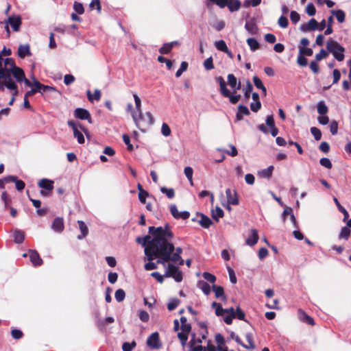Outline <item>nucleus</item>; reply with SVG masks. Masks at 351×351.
<instances>
[{
	"label": "nucleus",
	"instance_id": "nucleus-7",
	"mask_svg": "<svg viewBox=\"0 0 351 351\" xmlns=\"http://www.w3.org/2000/svg\"><path fill=\"white\" fill-rule=\"evenodd\" d=\"M10 78L12 79V75L19 82H24L25 84L29 87H32V83L25 77L24 71L19 67H14L12 69H8Z\"/></svg>",
	"mask_w": 351,
	"mask_h": 351
},
{
	"label": "nucleus",
	"instance_id": "nucleus-52",
	"mask_svg": "<svg viewBox=\"0 0 351 351\" xmlns=\"http://www.w3.org/2000/svg\"><path fill=\"white\" fill-rule=\"evenodd\" d=\"M190 332H184L182 330L180 332L178 333V337L181 341V343L182 346L185 345L186 343V341L188 339V335Z\"/></svg>",
	"mask_w": 351,
	"mask_h": 351
},
{
	"label": "nucleus",
	"instance_id": "nucleus-51",
	"mask_svg": "<svg viewBox=\"0 0 351 351\" xmlns=\"http://www.w3.org/2000/svg\"><path fill=\"white\" fill-rule=\"evenodd\" d=\"M311 133L316 141H319L322 138V132L320 130L316 127H312L310 129Z\"/></svg>",
	"mask_w": 351,
	"mask_h": 351
},
{
	"label": "nucleus",
	"instance_id": "nucleus-14",
	"mask_svg": "<svg viewBox=\"0 0 351 351\" xmlns=\"http://www.w3.org/2000/svg\"><path fill=\"white\" fill-rule=\"evenodd\" d=\"M141 121L142 123L143 129L147 131V128L153 125L154 122V117L150 112H147L145 114H143V119H141Z\"/></svg>",
	"mask_w": 351,
	"mask_h": 351
},
{
	"label": "nucleus",
	"instance_id": "nucleus-32",
	"mask_svg": "<svg viewBox=\"0 0 351 351\" xmlns=\"http://www.w3.org/2000/svg\"><path fill=\"white\" fill-rule=\"evenodd\" d=\"M211 306L215 308V314L217 316H223L226 313V308H223L221 305L219 303H217V302H213L211 304Z\"/></svg>",
	"mask_w": 351,
	"mask_h": 351
},
{
	"label": "nucleus",
	"instance_id": "nucleus-44",
	"mask_svg": "<svg viewBox=\"0 0 351 351\" xmlns=\"http://www.w3.org/2000/svg\"><path fill=\"white\" fill-rule=\"evenodd\" d=\"M186 318L185 317H180L181 326L180 328L184 332H190L191 330V325L186 323Z\"/></svg>",
	"mask_w": 351,
	"mask_h": 351
},
{
	"label": "nucleus",
	"instance_id": "nucleus-2",
	"mask_svg": "<svg viewBox=\"0 0 351 351\" xmlns=\"http://www.w3.org/2000/svg\"><path fill=\"white\" fill-rule=\"evenodd\" d=\"M168 228V224H166L165 228L161 226L157 228L154 226L149 227V233L153 235V237H152V248L156 250L167 239H173V234L171 231L169 230Z\"/></svg>",
	"mask_w": 351,
	"mask_h": 351
},
{
	"label": "nucleus",
	"instance_id": "nucleus-27",
	"mask_svg": "<svg viewBox=\"0 0 351 351\" xmlns=\"http://www.w3.org/2000/svg\"><path fill=\"white\" fill-rule=\"evenodd\" d=\"M77 223L79 225V228L81 232V235L77 236L78 239H82L86 237L88 234V229L83 221L78 220Z\"/></svg>",
	"mask_w": 351,
	"mask_h": 351
},
{
	"label": "nucleus",
	"instance_id": "nucleus-58",
	"mask_svg": "<svg viewBox=\"0 0 351 351\" xmlns=\"http://www.w3.org/2000/svg\"><path fill=\"white\" fill-rule=\"evenodd\" d=\"M319 163L322 166L328 169H330L332 167L331 161L328 158H322L319 160Z\"/></svg>",
	"mask_w": 351,
	"mask_h": 351
},
{
	"label": "nucleus",
	"instance_id": "nucleus-53",
	"mask_svg": "<svg viewBox=\"0 0 351 351\" xmlns=\"http://www.w3.org/2000/svg\"><path fill=\"white\" fill-rule=\"evenodd\" d=\"M204 66L207 71L214 69L213 60L211 56L205 60L204 62Z\"/></svg>",
	"mask_w": 351,
	"mask_h": 351
},
{
	"label": "nucleus",
	"instance_id": "nucleus-13",
	"mask_svg": "<svg viewBox=\"0 0 351 351\" xmlns=\"http://www.w3.org/2000/svg\"><path fill=\"white\" fill-rule=\"evenodd\" d=\"M5 23L10 24L14 31L18 32L21 25V18L20 16H11Z\"/></svg>",
	"mask_w": 351,
	"mask_h": 351
},
{
	"label": "nucleus",
	"instance_id": "nucleus-28",
	"mask_svg": "<svg viewBox=\"0 0 351 351\" xmlns=\"http://www.w3.org/2000/svg\"><path fill=\"white\" fill-rule=\"evenodd\" d=\"M212 288H213V291H214V293L215 294L216 298H221L222 300H226V296L224 295V290L222 287L217 286L216 285H213Z\"/></svg>",
	"mask_w": 351,
	"mask_h": 351
},
{
	"label": "nucleus",
	"instance_id": "nucleus-45",
	"mask_svg": "<svg viewBox=\"0 0 351 351\" xmlns=\"http://www.w3.org/2000/svg\"><path fill=\"white\" fill-rule=\"evenodd\" d=\"M180 301L177 298H172L170 300L169 302L167 304V309L169 311H172L177 308L179 305Z\"/></svg>",
	"mask_w": 351,
	"mask_h": 351
},
{
	"label": "nucleus",
	"instance_id": "nucleus-60",
	"mask_svg": "<svg viewBox=\"0 0 351 351\" xmlns=\"http://www.w3.org/2000/svg\"><path fill=\"white\" fill-rule=\"evenodd\" d=\"M136 346V342L133 341L132 343L124 342L122 345L123 351H132Z\"/></svg>",
	"mask_w": 351,
	"mask_h": 351
},
{
	"label": "nucleus",
	"instance_id": "nucleus-26",
	"mask_svg": "<svg viewBox=\"0 0 351 351\" xmlns=\"http://www.w3.org/2000/svg\"><path fill=\"white\" fill-rule=\"evenodd\" d=\"M14 241L17 244L22 243L25 240V233L21 230H15L13 233Z\"/></svg>",
	"mask_w": 351,
	"mask_h": 351
},
{
	"label": "nucleus",
	"instance_id": "nucleus-46",
	"mask_svg": "<svg viewBox=\"0 0 351 351\" xmlns=\"http://www.w3.org/2000/svg\"><path fill=\"white\" fill-rule=\"evenodd\" d=\"M253 86L250 81H247L246 87L243 88V92L244 93V97L246 99H248L250 97V93L252 91Z\"/></svg>",
	"mask_w": 351,
	"mask_h": 351
},
{
	"label": "nucleus",
	"instance_id": "nucleus-36",
	"mask_svg": "<svg viewBox=\"0 0 351 351\" xmlns=\"http://www.w3.org/2000/svg\"><path fill=\"white\" fill-rule=\"evenodd\" d=\"M223 210L219 206H217L215 210H212V217L217 221H218L220 218L223 217Z\"/></svg>",
	"mask_w": 351,
	"mask_h": 351
},
{
	"label": "nucleus",
	"instance_id": "nucleus-62",
	"mask_svg": "<svg viewBox=\"0 0 351 351\" xmlns=\"http://www.w3.org/2000/svg\"><path fill=\"white\" fill-rule=\"evenodd\" d=\"M317 62L318 61H316L315 60H312V61H311L310 64H309L310 69L312 71V72L313 73H315V74L318 73L319 71V67Z\"/></svg>",
	"mask_w": 351,
	"mask_h": 351
},
{
	"label": "nucleus",
	"instance_id": "nucleus-55",
	"mask_svg": "<svg viewBox=\"0 0 351 351\" xmlns=\"http://www.w3.org/2000/svg\"><path fill=\"white\" fill-rule=\"evenodd\" d=\"M188 68V63L185 61L182 62L180 69L176 73V77H179L181 76L183 72L186 71Z\"/></svg>",
	"mask_w": 351,
	"mask_h": 351
},
{
	"label": "nucleus",
	"instance_id": "nucleus-43",
	"mask_svg": "<svg viewBox=\"0 0 351 351\" xmlns=\"http://www.w3.org/2000/svg\"><path fill=\"white\" fill-rule=\"evenodd\" d=\"M350 234V230L348 227H343L339 234V239L348 240Z\"/></svg>",
	"mask_w": 351,
	"mask_h": 351
},
{
	"label": "nucleus",
	"instance_id": "nucleus-34",
	"mask_svg": "<svg viewBox=\"0 0 351 351\" xmlns=\"http://www.w3.org/2000/svg\"><path fill=\"white\" fill-rule=\"evenodd\" d=\"M138 189L139 191L138 192V199L140 202L143 204H145L146 202V198L149 196V193L147 191H145L142 186L138 184Z\"/></svg>",
	"mask_w": 351,
	"mask_h": 351
},
{
	"label": "nucleus",
	"instance_id": "nucleus-5",
	"mask_svg": "<svg viewBox=\"0 0 351 351\" xmlns=\"http://www.w3.org/2000/svg\"><path fill=\"white\" fill-rule=\"evenodd\" d=\"M3 58L0 54V77L3 78L5 86L9 90H14V95H16L18 94L17 85L12 79L10 78L8 67L3 66Z\"/></svg>",
	"mask_w": 351,
	"mask_h": 351
},
{
	"label": "nucleus",
	"instance_id": "nucleus-49",
	"mask_svg": "<svg viewBox=\"0 0 351 351\" xmlns=\"http://www.w3.org/2000/svg\"><path fill=\"white\" fill-rule=\"evenodd\" d=\"M313 53V51L311 48H304L299 46V54L303 56H311Z\"/></svg>",
	"mask_w": 351,
	"mask_h": 351
},
{
	"label": "nucleus",
	"instance_id": "nucleus-35",
	"mask_svg": "<svg viewBox=\"0 0 351 351\" xmlns=\"http://www.w3.org/2000/svg\"><path fill=\"white\" fill-rule=\"evenodd\" d=\"M222 95L225 97L228 98L230 102L232 104H237L241 99L240 95H232L229 89L228 90L227 93H224Z\"/></svg>",
	"mask_w": 351,
	"mask_h": 351
},
{
	"label": "nucleus",
	"instance_id": "nucleus-1",
	"mask_svg": "<svg viewBox=\"0 0 351 351\" xmlns=\"http://www.w3.org/2000/svg\"><path fill=\"white\" fill-rule=\"evenodd\" d=\"M167 239L165 241L157 250L158 252L157 263L165 265L169 261L178 262L182 253V248L178 247L175 248L174 245Z\"/></svg>",
	"mask_w": 351,
	"mask_h": 351
},
{
	"label": "nucleus",
	"instance_id": "nucleus-42",
	"mask_svg": "<svg viewBox=\"0 0 351 351\" xmlns=\"http://www.w3.org/2000/svg\"><path fill=\"white\" fill-rule=\"evenodd\" d=\"M215 47L220 51L228 52V47L226 42L223 40L216 41L215 43Z\"/></svg>",
	"mask_w": 351,
	"mask_h": 351
},
{
	"label": "nucleus",
	"instance_id": "nucleus-20",
	"mask_svg": "<svg viewBox=\"0 0 351 351\" xmlns=\"http://www.w3.org/2000/svg\"><path fill=\"white\" fill-rule=\"evenodd\" d=\"M29 46L28 45H20L18 49V56L21 58L31 56Z\"/></svg>",
	"mask_w": 351,
	"mask_h": 351
},
{
	"label": "nucleus",
	"instance_id": "nucleus-29",
	"mask_svg": "<svg viewBox=\"0 0 351 351\" xmlns=\"http://www.w3.org/2000/svg\"><path fill=\"white\" fill-rule=\"evenodd\" d=\"M245 29L252 35H256L258 33V27L255 23L246 22Z\"/></svg>",
	"mask_w": 351,
	"mask_h": 351
},
{
	"label": "nucleus",
	"instance_id": "nucleus-8",
	"mask_svg": "<svg viewBox=\"0 0 351 351\" xmlns=\"http://www.w3.org/2000/svg\"><path fill=\"white\" fill-rule=\"evenodd\" d=\"M165 277H172L176 282H180L182 280V273L179 270L178 267L169 264L165 274Z\"/></svg>",
	"mask_w": 351,
	"mask_h": 351
},
{
	"label": "nucleus",
	"instance_id": "nucleus-37",
	"mask_svg": "<svg viewBox=\"0 0 351 351\" xmlns=\"http://www.w3.org/2000/svg\"><path fill=\"white\" fill-rule=\"evenodd\" d=\"M247 43L249 45L250 50L252 51H255L260 47L259 43L256 40V39L254 38H250L247 40Z\"/></svg>",
	"mask_w": 351,
	"mask_h": 351
},
{
	"label": "nucleus",
	"instance_id": "nucleus-11",
	"mask_svg": "<svg viewBox=\"0 0 351 351\" xmlns=\"http://www.w3.org/2000/svg\"><path fill=\"white\" fill-rule=\"evenodd\" d=\"M226 195L227 197V202L228 204L238 205L239 204L237 193L235 190L227 189L226 190Z\"/></svg>",
	"mask_w": 351,
	"mask_h": 351
},
{
	"label": "nucleus",
	"instance_id": "nucleus-23",
	"mask_svg": "<svg viewBox=\"0 0 351 351\" xmlns=\"http://www.w3.org/2000/svg\"><path fill=\"white\" fill-rule=\"evenodd\" d=\"M274 169V166L270 165L267 168L258 171V175L259 177H261L262 178L269 179L272 176V173H273Z\"/></svg>",
	"mask_w": 351,
	"mask_h": 351
},
{
	"label": "nucleus",
	"instance_id": "nucleus-47",
	"mask_svg": "<svg viewBox=\"0 0 351 351\" xmlns=\"http://www.w3.org/2000/svg\"><path fill=\"white\" fill-rule=\"evenodd\" d=\"M160 191L162 193L165 194L169 199H172L175 196V191L173 189H167L165 186H162L160 188Z\"/></svg>",
	"mask_w": 351,
	"mask_h": 351
},
{
	"label": "nucleus",
	"instance_id": "nucleus-15",
	"mask_svg": "<svg viewBox=\"0 0 351 351\" xmlns=\"http://www.w3.org/2000/svg\"><path fill=\"white\" fill-rule=\"evenodd\" d=\"M5 180L7 183L14 182L16 189L18 191H22L25 186V182L21 180H19L15 176H8L5 177Z\"/></svg>",
	"mask_w": 351,
	"mask_h": 351
},
{
	"label": "nucleus",
	"instance_id": "nucleus-54",
	"mask_svg": "<svg viewBox=\"0 0 351 351\" xmlns=\"http://www.w3.org/2000/svg\"><path fill=\"white\" fill-rule=\"evenodd\" d=\"M4 66L8 67V69H12L16 66L15 65L14 60L11 58H6L3 60Z\"/></svg>",
	"mask_w": 351,
	"mask_h": 351
},
{
	"label": "nucleus",
	"instance_id": "nucleus-64",
	"mask_svg": "<svg viewBox=\"0 0 351 351\" xmlns=\"http://www.w3.org/2000/svg\"><path fill=\"white\" fill-rule=\"evenodd\" d=\"M290 19L293 24H296L300 21V16L296 11H291L290 13Z\"/></svg>",
	"mask_w": 351,
	"mask_h": 351
},
{
	"label": "nucleus",
	"instance_id": "nucleus-30",
	"mask_svg": "<svg viewBox=\"0 0 351 351\" xmlns=\"http://www.w3.org/2000/svg\"><path fill=\"white\" fill-rule=\"evenodd\" d=\"M333 201L335 203L339 211L341 212L343 215V221H346L348 219V218L349 217L348 212L346 210V209L344 207H343L341 205V204L339 203V202L337 197H334Z\"/></svg>",
	"mask_w": 351,
	"mask_h": 351
},
{
	"label": "nucleus",
	"instance_id": "nucleus-59",
	"mask_svg": "<svg viewBox=\"0 0 351 351\" xmlns=\"http://www.w3.org/2000/svg\"><path fill=\"white\" fill-rule=\"evenodd\" d=\"M149 262L145 263L144 265V268L146 271H150L153 269H157V262H153L154 260H147Z\"/></svg>",
	"mask_w": 351,
	"mask_h": 351
},
{
	"label": "nucleus",
	"instance_id": "nucleus-16",
	"mask_svg": "<svg viewBox=\"0 0 351 351\" xmlns=\"http://www.w3.org/2000/svg\"><path fill=\"white\" fill-rule=\"evenodd\" d=\"M29 254L30 261L34 266L38 267L43 264V261L37 251L29 250Z\"/></svg>",
	"mask_w": 351,
	"mask_h": 351
},
{
	"label": "nucleus",
	"instance_id": "nucleus-61",
	"mask_svg": "<svg viewBox=\"0 0 351 351\" xmlns=\"http://www.w3.org/2000/svg\"><path fill=\"white\" fill-rule=\"evenodd\" d=\"M278 24L280 27H281L282 28H287L289 25V21L286 16L282 15L278 19Z\"/></svg>",
	"mask_w": 351,
	"mask_h": 351
},
{
	"label": "nucleus",
	"instance_id": "nucleus-41",
	"mask_svg": "<svg viewBox=\"0 0 351 351\" xmlns=\"http://www.w3.org/2000/svg\"><path fill=\"white\" fill-rule=\"evenodd\" d=\"M34 83L32 84V86H34V88H33V90L35 93H40L43 95V88L45 84H41L38 80H37L35 77H33Z\"/></svg>",
	"mask_w": 351,
	"mask_h": 351
},
{
	"label": "nucleus",
	"instance_id": "nucleus-6",
	"mask_svg": "<svg viewBox=\"0 0 351 351\" xmlns=\"http://www.w3.org/2000/svg\"><path fill=\"white\" fill-rule=\"evenodd\" d=\"M136 110V111H132V117L133 118L134 121L135 122L137 128L142 131L143 132H145V130L143 129V124L141 121V119H143V112L141 110V101L139 97L136 94L133 95Z\"/></svg>",
	"mask_w": 351,
	"mask_h": 351
},
{
	"label": "nucleus",
	"instance_id": "nucleus-4",
	"mask_svg": "<svg viewBox=\"0 0 351 351\" xmlns=\"http://www.w3.org/2000/svg\"><path fill=\"white\" fill-rule=\"evenodd\" d=\"M326 49L331 53L337 61H343L344 59L345 49L336 40L330 38L326 43Z\"/></svg>",
	"mask_w": 351,
	"mask_h": 351
},
{
	"label": "nucleus",
	"instance_id": "nucleus-12",
	"mask_svg": "<svg viewBox=\"0 0 351 351\" xmlns=\"http://www.w3.org/2000/svg\"><path fill=\"white\" fill-rule=\"evenodd\" d=\"M74 116L81 120H88L91 123L90 114L86 109L77 108L74 111Z\"/></svg>",
	"mask_w": 351,
	"mask_h": 351
},
{
	"label": "nucleus",
	"instance_id": "nucleus-3",
	"mask_svg": "<svg viewBox=\"0 0 351 351\" xmlns=\"http://www.w3.org/2000/svg\"><path fill=\"white\" fill-rule=\"evenodd\" d=\"M136 242L144 247V253L147 260H155L157 258L159 251L152 248L151 236L138 237L136 239Z\"/></svg>",
	"mask_w": 351,
	"mask_h": 351
},
{
	"label": "nucleus",
	"instance_id": "nucleus-57",
	"mask_svg": "<svg viewBox=\"0 0 351 351\" xmlns=\"http://www.w3.org/2000/svg\"><path fill=\"white\" fill-rule=\"evenodd\" d=\"M74 136L77 138L78 143L83 144L85 141L83 134L78 130H75L73 132Z\"/></svg>",
	"mask_w": 351,
	"mask_h": 351
},
{
	"label": "nucleus",
	"instance_id": "nucleus-21",
	"mask_svg": "<svg viewBox=\"0 0 351 351\" xmlns=\"http://www.w3.org/2000/svg\"><path fill=\"white\" fill-rule=\"evenodd\" d=\"M298 314H299V317L301 321H302L303 322H305L311 326L315 325L314 319L311 316L307 315L304 311L300 309L298 311Z\"/></svg>",
	"mask_w": 351,
	"mask_h": 351
},
{
	"label": "nucleus",
	"instance_id": "nucleus-33",
	"mask_svg": "<svg viewBox=\"0 0 351 351\" xmlns=\"http://www.w3.org/2000/svg\"><path fill=\"white\" fill-rule=\"evenodd\" d=\"M227 7L232 12L237 11L241 8V2L239 0H231L228 3Z\"/></svg>",
	"mask_w": 351,
	"mask_h": 351
},
{
	"label": "nucleus",
	"instance_id": "nucleus-31",
	"mask_svg": "<svg viewBox=\"0 0 351 351\" xmlns=\"http://www.w3.org/2000/svg\"><path fill=\"white\" fill-rule=\"evenodd\" d=\"M86 95L88 100L90 102H93V100L99 101L101 99V91L99 89H95L94 90V95H92L90 90H88L86 92Z\"/></svg>",
	"mask_w": 351,
	"mask_h": 351
},
{
	"label": "nucleus",
	"instance_id": "nucleus-25",
	"mask_svg": "<svg viewBox=\"0 0 351 351\" xmlns=\"http://www.w3.org/2000/svg\"><path fill=\"white\" fill-rule=\"evenodd\" d=\"M332 16H335L337 20V21L340 23H342L345 21L346 19V14L345 12L342 10H332L330 11Z\"/></svg>",
	"mask_w": 351,
	"mask_h": 351
},
{
	"label": "nucleus",
	"instance_id": "nucleus-56",
	"mask_svg": "<svg viewBox=\"0 0 351 351\" xmlns=\"http://www.w3.org/2000/svg\"><path fill=\"white\" fill-rule=\"evenodd\" d=\"M73 9L78 14H82L84 12V8L82 3L75 1L73 3Z\"/></svg>",
	"mask_w": 351,
	"mask_h": 351
},
{
	"label": "nucleus",
	"instance_id": "nucleus-38",
	"mask_svg": "<svg viewBox=\"0 0 351 351\" xmlns=\"http://www.w3.org/2000/svg\"><path fill=\"white\" fill-rule=\"evenodd\" d=\"M317 112L320 115H325L328 111V108L324 101H319L317 103Z\"/></svg>",
	"mask_w": 351,
	"mask_h": 351
},
{
	"label": "nucleus",
	"instance_id": "nucleus-9",
	"mask_svg": "<svg viewBox=\"0 0 351 351\" xmlns=\"http://www.w3.org/2000/svg\"><path fill=\"white\" fill-rule=\"evenodd\" d=\"M147 345L152 349H159L162 345L160 342L159 334L158 332H153L147 339Z\"/></svg>",
	"mask_w": 351,
	"mask_h": 351
},
{
	"label": "nucleus",
	"instance_id": "nucleus-24",
	"mask_svg": "<svg viewBox=\"0 0 351 351\" xmlns=\"http://www.w3.org/2000/svg\"><path fill=\"white\" fill-rule=\"evenodd\" d=\"M53 181L46 179V178H43V179L40 180L38 182V186L40 188L45 189L47 191H51L53 189Z\"/></svg>",
	"mask_w": 351,
	"mask_h": 351
},
{
	"label": "nucleus",
	"instance_id": "nucleus-63",
	"mask_svg": "<svg viewBox=\"0 0 351 351\" xmlns=\"http://www.w3.org/2000/svg\"><path fill=\"white\" fill-rule=\"evenodd\" d=\"M138 316H139V319L143 322H147L149 319V315L148 313L144 310H141L139 311Z\"/></svg>",
	"mask_w": 351,
	"mask_h": 351
},
{
	"label": "nucleus",
	"instance_id": "nucleus-50",
	"mask_svg": "<svg viewBox=\"0 0 351 351\" xmlns=\"http://www.w3.org/2000/svg\"><path fill=\"white\" fill-rule=\"evenodd\" d=\"M184 172L186 177L190 182L191 184L193 185V169L191 167H186L184 168Z\"/></svg>",
	"mask_w": 351,
	"mask_h": 351
},
{
	"label": "nucleus",
	"instance_id": "nucleus-10",
	"mask_svg": "<svg viewBox=\"0 0 351 351\" xmlns=\"http://www.w3.org/2000/svg\"><path fill=\"white\" fill-rule=\"evenodd\" d=\"M170 212L172 216L176 219H187L190 217V213L188 211L179 212L176 205L171 204L170 206Z\"/></svg>",
	"mask_w": 351,
	"mask_h": 351
},
{
	"label": "nucleus",
	"instance_id": "nucleus-17",
	"mask_svg": "<svg viewBox=\"0 0 351 351\" xmlns=\"http://www.w3.org/2000/svg\"><path fill=\"white\" fill-rule=\"evenodd\" d=\"M51 228L56 232H62L64 229L63 219L62 217L55 218L52 222Z\"/></svg>",
	"mask_w": 351,
	"mask_h": 351
},
{
	"label": "nucleus",
	"instance_id": "nucleus-22",
	"mask_svg": "<svg viewBox=\"0 0 351 351\" xmlns=\"http://www.w3.org/2000/svg\"><path fill=\"white\" fill-rule=\"evenodd\" d=\"M200 219L198 220L199 223L204 228H208L212 224V220L204 214L200 213Z\"/></svg>",
	"mask_w": 351,
	"mask_h": 351
},
{
	"label": "nucleus",
	"instance_id": "nucleus-19",
	"mask_svg": "<svg viewBox=\"0 0 351 351\" xmlns=\"http://www.w3.org/2000/svg\"><path fill=\"white\" fill-rule=\"evenodd\" d=\"M227 78L228 84L232 88L234 93L241 88V82L237 83V77L233 74H228Z\"/></svg>",
	"mask_w": 351,
	"mask_h": 351
},
{
	"label": "nucleus",
	"instance_id": "nucleus-18",
	"mask_svg": "<svg viewBox=\"0 0 351 351\" xmlns=\"http://www.w3.org/2000/svg\"><path fill=\"white\" fill-rule=\"evenodd\" d=\"M258 231L256 229H252L250 235L245 240L246 245L253 246L258 242Z\"/></svg>",
	"mask_w": 351,
	"mask_h": 351
},
{
	"label": "nucleus",
	"instance_id": "nucleus-48",
	"mask_svg": "<svg viewBox=\"0 0 351 351\" xmlns=\"http://www.w3.org/2000/svg\"><path fill=\"white\" fill-rule=\"evenodd\" d=\"M114 297L118 302H122L125 297V293L123 289H119L115 291Z\"/></svg>",
	"mask_w": 351,
	"mask_h": 351
},
{
	"label": "nucleus",
	"instance_id": "nucleus-40",
	"mask_svg": "<svg viewBox=\"0 0 351 351\" xmlns=\"http://www.w3.org/2000/svg\"><path fill=\"white\" fill-rule=\"evenodd\" d=\"M199 288L202 289L203 293L208 295L210 293V285L205 281L200 280L198 282Z\"/></svg>",
	"mask_w": 351,
	"mask_h": 351
},
{
	"label": "nucleus",
	"instance_id": "nucleus-39",
	"mask_svg": "<svg viewBox=\"0 0 351 351\" xmlns=\"http://www.w3.org/2000/svg\"><path fill=\"white\" fill-rule=\"evenodd\" d=\"M215 80L219 83L220 86V93L223 95L224 93H228V88L226 87V84L221 76L217 77Z\"/></svg>",
	"mask_w": 351,
	"mask_h": 351
}]
</instances>
